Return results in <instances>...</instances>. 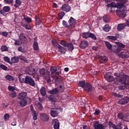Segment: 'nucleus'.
<instances>
[{"label":"nucleus","mask_w":129,"mask_h":129,"mask_svg":"<svg viewBox=\"0 0 129 129\" xmlns=\"http://www.w3.org/2000/svg\"><path fill=\"white\" fill-rule=\"evenodd\" d=\"M50 71L51 72V76L53 77L54 74L55 75H59V72H57V68L56 67H51L50 68Z\"/></svg>","instance_id":"aec40b11"},{"label":"nucleus","mask_w":129,"mask_h":129,"mask_svg":"<svg viewBox=\"0 0 129 129\" xmlns=\"http://www.w3.org/2000/svg\"><path fill=\"white\" fill-rule=\"evenodd\" d=\"M64 91V86L63 85H60L59 86V89L57 88H55L52 89V90H50L48 92V93L50 94H56V93H62Z\"/></svg>","instance_id":"20e7f679"},{"label":"nucleus","mask_w":129,"mask_h":129,"mask_svg":"<svg viewBox=\"0 0 129 129\" xmlns=\"http://www.w3.org/2000/svg\"><path fill=\"white\" fill-rule=\"evenodd\" d=\"M48 98V100H49L51 102H54V101H55V99H54V96L53 95L49 96Z\"/></svg>","instance_id":"3c124183"},{"label":"nucleus","mask_w":129,"mask_h":129,"mask_svg":"<svg viewBox=\"0 0 129 129\" xmlns=\"http://www.w3.org/2000/svg\"><path fill=\"white\" fill-rule=\"evenodd\" d=\"M22 4V2L20 0H16L15 1V4L14 5L15 8H19L20 6H21V4Z\"/></svg>","instance_id":"72a5a7b5"},{"label":"nucleus","mask_w":129,"mask_h":129,"mask_svg":"<svg viewBox=\"0 0 129 129\" xmlns=\"http://www.w3.org/2000/svg\"><path fill=\"white\" fill-rule=\"evenodd\" d=\"M8 89L10 90V91H14V90H16V88L12 86H9L8 87Z\"/></svg>","instance_id":"4d7b16f0"},{"label":"nucleus","mask_w":129,"mask_h":129,"mask_svg":"<svg viewBox=\"0 0 129 129\" xmlns=\"http://www.w3.org/2000/svg\"><path fill=\"white\" fill-rule=\"evenodd\" d=\"M24 26L26 30H31L32 29V27L29 24L25 25Z\"/></svg>","instance_id":"69168bd1"},{"label":"nucleus","mask_w":129,"mask_h":129,"mask_svg":"<svg viewBox=\"0 0 129 129\" xmlns=\"http://www.w3.org/2000/svg\"><path fill=\"white\" fill-rule=\"evenodd\" d=\"M62 25L63 27L66 28H69L68 24H67V22L65 21V20L62 21Z\"/></svg>","instance_id":"6e6d98bb"},{"label":"nucleus","mask_w":129,"mask_h":129,"mask_svg":"<svg viewBox=\"0 0 129 129\" xmlns=\"http://www.w3.org/2000/svg\"><path fill=\"white\" fill-rule=\"evenodd\" d=\"M49 74L50 73H49L48 77L45 78V79L47 80L48 83H50V82H51V79H50Z\"/></svg>","instance_id":"338daca9"},{"label":"nucleus","mask_w":129,"mask_h":129,"mask_svg":"<svg viewBox=\"0 0 129 129\" xmlns=\"http://www.w3.org/2000/svg\"><path fill=\"white\" fill-rule=\"evenodd\" d=\"M84 90H86V91H87L89 93H91L92 90H93V88H92L91 84L88 83L84 88Z\"/></svg>","instance_id":"f8f14e48"},{"label":"nucleus","mask_w":129,"mask_h":129,"mask_svg":"<svg viewBox=\"0 0 129 129\" xmlns=\"http://www.w3.org/2000/svg\"><path fill=\"white\" fill-rule=\"evenodd\" d=\"M109 128V129H115V125L113 124L112 122L109 121L108 123Z\"/></svg>","instance_id":"37998d69"},{"label":"nucleus","mask_w":129,"mask_h":129,"mask_svg":"<svg viewBox=\"0 0 129 129\" xmlns=\"http://www.w3.org/2000/svg\"><path fill=\"white\" fill-rule=\"evenodd\" d=\"M19 62V57L14 56L11 58V62H12V65L13 64H15V63H18Z\"/></svg>","instance_id":"cd10ccee"},{"label":"nucleus","mask_w":129,"mask_h":129,"mask_svg":"<svg viewBox=\"0 0 129 129\" xmlns=\"http://www.w3.org/2000/svg\"><path fill=\"white\" fill-rule=\"evenodd\" d=\"M57 48L60 53L62 54H65V48L62 47V46L60 45H58Z\"/></svg>","instance_id":"7c9ffc66"},{"label":"nucleus","mask_w":129,"mask_h":129,"mask_svg":"<svg viewBox=\"0 0 129 129\" xmlns=\"http://www.w3.org/2000/svg\"><path fill=\"white\" fill-rule=\"evenodd\" d=\"M24 20H25V22L27 23V24H30V23L32 22V19L27 16L24 17Z\"/></svg>","instance_id":"4c0bfd02"},{"label":"nucleus","mask_w":129,"mask_h":129,"mask_svg":"<svg viewBox=\"0 0 129 129\" xmlns=\"http://www.w3.org/2000/svg\"><path fill=\"white\" fill-rule=\"evenodd\" d=\"M89 34L90 32H84L82 34V36L83 38H84L85 39H87V38H89Z\"/></svg>","instance_id":"58836bf2"},{"label":"nucleus","mask_w":129,"mask_h":129,"mask_svg":"<svg viewBox=\"0 0 129 129\" xmlns=\"http://www.w3.org/2000/svg\"><path fill=\"white\" fill-rule=\"evenodd\" d=\"M115 129H121V123H119L117 125H115Z\"/></svg>","instance_id":"052dcab7"},{"label":"nucleus","mask_w":129,"mask_h":129,"mask_svg":"<svg viewBox=\"0 0 129 129\" xmlns=\"http://www.w3.org/2000/svg\"><path fill=\"white\" fill-rule=\"evenodd\" d=\"M59 44L62 45V46H63V47H67V46H68V43H67L64 40H60L59 41Z\"/></svg>","instance_id":"c03bdc74"},{"label":"nucleus","mask_w":129,"mask_h":129,"mask_svg":"<svg viewBox=\"0 0 129 129\" xmlns=\"http://www.w3.org/2000/svg\"><path fill=\"white\" fill-rule=\"evenodd\" d=\"M118 47L114 50L115 53H119L121 50V48H124L125 45L120 42H116Z\"/></svg>","instance_id":"9b49d317"},{"label":"nucleus","mask_w":129,"mask_h":129,"mask_svg":"<svg viewBox=\"0 0 129 129\" xmlns=\"http://www.w3.org/2000/svg\"><path fill=\"white\" fill-rule=\"evenodd\" d=\"M58 16H59L60 19H62V18L65 16V13L61 12L58 14Z\"/></svg>","instance_id":"bf43d9fd"},{"label":"nucleus","mask_w":129,"mask_h":129,"mask_svg":"<svg viewBox=\"0 0 129 129\" xmlns=\"http://www.w3.org/2000/svg\"><path fill=\"white\" fill-rule=\"evenodd\" d=\"M88 46V41H83L80 44V47L81 49H84L87 48Z\"/></svg>","instance_id":"412c9836"},{"label":"nucleus","mask_w":129,"mask_h":129,"mask_svg":"<svg viewBox=\"0 0 129 129\" xmlns=\"http://www.w3.org/2000/svg\"><path fill=\"white\" fill-rule=\"evenodd\" d=\"M33 48L35 51H38L39 49V46L38 45V42L34 41L33 43Z\"/></svg>","instance_id":"a19ab883"},{"label":"nucleus","mask_w":129,"mask_h":129,"mask_svg":"<svg viewBox=\"0 0 129 129\" xmlns=\"http://www.w3.org/2000/svg\"><path fill=\"white\" fill-rule=\"evenodd\" d=\"M107 126V122H105L103 124H99V122H98V121L94 122V127L95 129H104Z\"/></svg>","instance_id":"7ed1b4c3"},{"label":"nucleus","mask_w":129,"mask_h":129,"mask_svg":"<svg viewBox=\"0 0 129 129\" xmlns=\"http://www.w3.org/2000/svg\"><path fill=\"white\" fill-rule=\"evenodd\" d=\"M19 37V40L21 41L22 42L26 41V36L24 35V34H23V33H21Z\"/></svg>","instance_id":"c85d7f7f"},{"label":"nucleus","mask_w":129,"mask_h":129,"mask_svg":"<svg viewBox=\"0 0 129 129\" xmlns=\"http://www.w3.org/2000/svg\"><path fill=\"white\" fill-rule=\"evenodd\" d=\"M9 118H10V114H6L4 115V119H5V120H8Z\"/></svg>","instance_id":"680f3d73"},{"label":"nucleus","mask_w":129,"mask_h":129,"mask_svg":"<svg viewBox=\"0 0 129 129\" xmlns=\"http://www.w3.org/2000/svg\"><path fill=\"white\" fill-rule=\"evenodd\" d=\"M51 43H52L53 46H57V41H56L55 40L53 39V40H52V41H51Z\"/></svg>","instance_id":"774afa93"},{"label":"nucleus","mask_w":129,"mask_h":129,"mask_svg":"<svg viewBox=\"0 0 129 129\" xmlns=\"http://www.w3.org/2000/svg\"><path fill=\"white\" fill-rule=\"evenodd\" d=\"M40 118L41 120H43V121H45V122L49 121V116L45 113L40 114Z\"/></svg>","instance_id":"ddd939ff"},{"label":"nucleus","mask_w":129,"mask_h":129,"mask_svg":"<svg viewBox=\"0 0 129 129\" xmlns=\"http://www.w3.org/2000/svg\"><path fill=\"white\" fill-rule=\"evenodd\" d=\"M120 57L122 58H128L129 57V52L127 50H124L121 51L120 53Z\"/></svg>","instance_id":"4468645a"},{"label":"nucleus","mask_w":129,"mask_h":129,"mask_svg":"<svg viewBox=\"0 0 129 129\" xmlns=\"http://www.w3.org/2000/svg\"><path fill=\"white\" fill-rule=\"evenodd\" d=\"M100 113V111L99 109H96L95 112L94 113V115H98Z\"/></svg>","instance_id":"0e129e2a"},{"label":"nucleus","mask_w":129,"mask_h":129,"mask_svg":"<svg viewBox=\"0 0 129 129\" xmlns=\"http://www.w3.org/2000/svg\"><path fill=\"white\" fill-rule=\"evenodd\" d=\"M27 96V93L26 92H23L20 93L18 95V99L23 100V99H26V97Z\"/></svg>","instance_id":"4be33fe9"},{"label":"nucleus","mask_w":129,"mask_h":129,"mask_svg":"<svg viewBox=\"0 0 129 129\" xmlns=\"http://www.w3.org/2000/svg\"><path fill=\"white\" fill-rule=\"evenodd\" d=\"M61 11L68 13L71 11V7L67 4H63L61 7Z\"/></svg>","instance_id":"2eb2a0df"},{"label":"nucleus","mask_w":129,"mask_h":129,"mask_svg":"<svg viewBox=\"0 0 129 129\" xmlns=\"http://www.w3.org/2000/svg\"><path fill=\"white\" fill-rule=\"evenodd\" d=\"M1 50L2 52H6L9 50V47L7 45H2L1 47Z\"/></svg>","instance_id":"ea45409f"},{"label":"nucleus","mask_w":129,"mask_h":129,"mask_svg":"<svg viewBox=\"0 0 129 129\" xmlns=\"http://www.w3.org/2000/svg\"><path fill=\"white\" fill-rule=\"evenodd\" d=\"M105 44L106 45V47H107L108 50H111V49H112V45H111L110 43L108 41H106L105 42Z\"/></svg>","instance_id":"473e14b6"},{"label":"nucleus","mask_w":129,"mask_h":129,"mask_svg":"<svg viewBox=\"0 0 129 129\" xmlns=\"http://www.w3.org/2000/svg\"><path fill=\"white\" fill-rule=\"evenodd\" d=\"M11 8L9 6H5L3 8V10H0V14L3 16H5L6 14L5 13H9Z\"/></svg>","instance_id":"dca6fc26"},{"label":"nucleus","mask_w":129,"mask_h":129,"mask_svg":"<svg viewBox=\"0 0 129 129\" xmlns=\"http://www.w3.org/2000/svg\"><path fill=\"white\" fill-rule=\"evenodd\" d=\"M103 20L105 23H108L110 21V18L107 15H104L103 17Z\"/></svg>","instance_id":"e433bc0d"},{"label":"nucleus","mask_w":129,"mask_h":129,"mask_svg":"<svg viewBox=\"0 0 129 129\" xmlns=\"http://www.w3.org/2000/svg\"><path fill=\"white\" fill-rule=\"evenodd\" d=\"M5 78L6 80H8V81H14L15 80V78H14V77L10 75H7L5 77Z\"/></svg>","instance_id":"c756f323"},{"label":"nucleus","mask_w":129,"mask_h":129,"mask_svg":"<svg viewBox=\"0 0 129 129\" xmlns=\"http://www.w3.org/2000/svg\"><path fill=\"white\" fill-rule=\"evenodd\" d=\"M117 8L119 9L116 11V14L119 18H125V16H126V13H125V11L123 10L122 8Z\"/></svg>","instance_id":"39448f33"},{"label":"nucleus","mask_w":129,"mask_h":129,"mask_svg":"<svg viewBox=\"0 0 129 129\" xmlns=\"http://www.w3.org/2000/svg\"><path fill=\"white\" fill-rule=\"evenodd\" d=\"M119 103L120 104H126L127 102H129V98L128 97H125L119 100Z\"/></svg>","instance_id":"a211bd4d"},{"label":"nucleus","mask_w":129,"mask_h":129,"mask_svg":"<svg viewBox=\"0 0 129 129\" xmlns=\"http://www.w3.org/2000/svg\"><path fill=\"white\" fill-rule=\"evenodd\" d=\"M25 83L29 84V85H31V86H35L36 85L35 81H34L32 77L28 76H26V81Z\"/></svg>","instance_id":"423d86ee"},{"label":"nucleus","mask_w":129,"mask_h":129,"mask_svg":"<svg viewBox=\"0 0 129 129\" xmlns=\"http://www.w3.org/2000/svg\"><path fill=\"white\" fill-rule=\"evenodd\" d=\"M23 41H21L20 40L17 39L15 40L14 44L15 45H17L18 46H19V45H21Z\"/></svg>","instance_id":"09e8293b"},{"label":"nucleus","mask_w":129,"mask_h":129,"mask_svg":"<svg viewBox=\"0 0 129 129\" xmlns=\"http://www.w3.org/2000/svg\"><path fill=\"white\" fill-rule=\"evenodd\" d=\"M0 68L3 69V70H7L8 69V68L7 67V66L4 64H0Z\"/></svg>","instance_id":"e2e57ef3"},{"label":"nucleus","mask_w":129,"mask_h":129,"mask_svg":"<svg viewBox=\"0 0 129 129\" xmlns=\"http://www.w3.org/2000/svg\"><path fill=\"white\" fill-rule=\"evenodd\" d=\"M4 61H5V62H7V63H9L11 65H12V62L11 61V59H10V58H9V57L5 56V57H4Z\"/></svg>","instance_id":"49530a36"},{"label":"nucleus","mask_w":129,"mask_h":129,"mask_svg":"<svg viewBox=\"0 0 129 129\" xmlns=\"http://www.w3.org/2000/svg\"><path fill=\"white\" fill-rule=\"evenodd\" d=\"M112 95L115 97H118L119 98H122V97H123V96L117 94L116 93H113Z\"/></svg>","instance_id":"603ef678"},{"label":"nucleus","mask_w":129,"mask_h":129,"mask_svg":"<svg viewBox=\"0 0 129 129\" xmlns=\"http://www.w3.org/2000/svg\"><path fill=\"white\" fill-rule=\"evenodd\" d=\"M102 29L105 32H109V31H110V29H111V27H110L108 24H106L103 26Z\"/></svg>","instance_id":"bb28decb"},{"label":"nucleus","mask_w":129,"mask_h":129,"mask_svg":"<svg viewBox=\"0 0 129 129\" xmlns=\"http://www.w3.org/2000/svg\"><path fill=\"white\" fill-rule=\"evenodd\" d=\"M10 96L12 98H15L17 96V93L16 92H13L10 94Z\"/></svg>","instance_id":"5fc2aeb1"},{"label":"nucleus","mask_w":129,"mask_h":129,"mask_svg":"<svg viewBox=\"0 0 129 129\" xmlns=\"http://www.w3.org/2000/svg\"><path fill=\"white\" fill-rule=\"evenodd\" d=\"M99 61L100 62V63H105V62H106V61H107V57H106V56H100L99 57Z\"/></svg>","instance_id":"b1692460"},{"label":"nucleus","mask_w":129,"mask_h":129,"mask_svg":"<svg viewBox=\"0 0 129 129\" xmlns=\"http://www.w3.org/2000/svg\"><path fill=\"white\" fill-rule=\"evenodd\" d=\"M104 78L108 81V82H111L114 80V78L109 73H107L104 75Z\"/></svg>","instance_id":"9d476101"},{"label":"nucleus","mask_w":129,"mask_h":129,"mask_svg":"<svg viewBox=\"0 0 129 129\" xmlns=\"http://www.w3.org/2000/svg\"><path fill=\"white\" fill-rule=\"evenodd\" d=\"M127 3V0H105V3L107 4V7L108 9H110V13H113L112 8H117V9H121L124 4Z\"/></svg>","instance_id":"f257e3e1"},{"label":"nucleus","mask_w":129,"mask_h":129,"mask_svg":"<svg viewBox=\"0 0 129 129\" xmlns=\"http://www.w3.org/2000/svg\"><path fill=\"white\" fill-rule=\"evenodd\" d=\"M108 39H109V40H112V41H116V37L113 36H107Z\"/></svg>","instance_id":"8fccbe9b"},{"label":"nucleus","mask_w":129,"mask_h":129,"mask_svg":"<svg viewBox=\"0 0 129 129\" xmlns=\"http://www.w3.org/2000/svg\"><path fill=\"white\" fill-rule=\"evenodd\" d=\"M35 24L36 25H41V23H42V20H41L40 19H39V17H35Z\"/></svg>","instance_id":"79ce46f5"},{"label":"nucleus","mask_w":129,"mask_h":129,"mask_svg":"<svg viewBox=\"0 0 129 129\" xmlns=\"http://www.w3.org/2000/svg\"><path fill=\"white\" fill-rule=\"evenodd\" d=\"M87 83H88L85 82V81H80L79 82V86L82 87V88H83V89H84Z\"/></svg>","instance_id":"393cba45"},{"label":"nucleus","mask_w":129,"mask_h":129,"mask_svg":"<svg viewBox=\"0 0 129 129\" xmlns=\"http://www.w3.org/2000/svg\"><path fill=\"white\" fill-rule=\"evenodd\" d=\"M35 104L39 110H42L43 109V105H42V104L40 102H36Z\"/></svg>","instance_id":"2f4dec72"},{"label":"nucleus","mask_w":129,"mask_h":129,"mask_svg":"<svg viewBox=\"0 0 129 129\" xmlns=\"http://www.w3.org/2000/svg\"><path fill=\"white\" fill-rule=\"evenodd\" d=\"M68 22L69 25L71 26L72 28H74V27H75V25H76V20H75V19L71 17Z\"/></svg>","instance_id":"6ab92c4d"},{"label":"nucleus","mask_w":129,"mask_h":129,"mask_svg":"<svg viewBox=\"0 0 129 129\" xmlns=\"http://www.w3.org/2000/svg\"><path fill=\"white\" fill-rule=\"evenodd\" d=\"M19 81H20V82L23 83H26V77H25V78H22V77H21V76H19Z\"/></svg>","instance_id":"de8ad7c7"},{"label":"nucleus","mask_w":129,"mask_h":129,"mask_svg":"<svg viewBox=\"0 0 129 129\" xmlns=\"http://www.w3.org/2000/svg\"><path fill=\"white\" fill-rule=\"evenodd\" d=\"M69 51H73V49H74V46L72 43H68V46Z\"/></svg>","instance_id":"c9c22d12"},{"label":"nucleus","mask_w":129,"mask_h":129,"mask_svg":"<svg viewBox=\"0 0 129 129\" xmlns=\"http://www.w3.org/2000/svg\"><path fill=\"white\" fill-rule=\"evenodd\" d=\"M27 102L25 99H23V100H20V105H21V106H22V107H24V106H26V105H27Z\"/></svg>","instance_id":"a878e982"},{"label":"nucleus","mask_w":129,"mask_h":129,"mask_svg":"<svg viewBox=\"0 0 129 129\" xmlns=\"http://www.w3.org/2000/svg\"><path fill=\"white\" fill-rule=\"evenodd\" d=\"M40 91L42 96H45V95H46V88H45V87H42L40 89Z\"/></svg>","instance_id":"f704fd0d"},{"label":"nucleus","mask_w":129,"mask_h":129,"mask_svg":"<svg viewBox=\"0 0 129 129\" xmlns=\"http://www.w3.org/2000/svg\"><path fill=\"white\" fill-rule=\"evenodd\" d=\"M126 26V25L125 24V23L119 24L117 26V29L118 31H122V30H123V29L125 28Z\"/></svg>","instance_id":"5701e85b"},{"label":"nucleus","mask_w":129,"mask_h":129,"mask_svg":"<svg viewBox=\"0 0 129 129\" xmlns=\"http://www.w3.org/2000/svg\"><path fill=\"white\" fill-rule=\"evenodd\" d=\"M118 118L119 119H122L123 120H125L126 121H129V115H126V116H124L123 115V113H119L117 115Z\"/></svg>","instance_id":"1a4fd4ad"},{"label":"nucleus","mask_w":129,"mask_h":129,"mask_svg":"<svg viewBox=\"0 0 129 129\" xmlns=\"http://www.w3.org/2000/svg\"><path fill=\"white\" fill-rule=\"evenodd\" d=\"M114 75L117 77V79H118L119 82L122 83V84H124V85H126V79L129 78L128 76L125 75H121L120 74H117L116 73H115Z\"/></svg>","instance_id":"f03ea898"},{"label":"nucleus","mask_w":129,"mask_h":129,"mask_svg":"<svg viewBox=\"0 0 129 129\" xmlns=\"http://www.w3.org/2000/svg\"><path fill=\"white\" fill-rule=\"evenodd\" d=\"M89 38H91L93 40H96L97 39L95 35L91 32H90Z\"/></svg>","instance_id":"a18cd8bd"},{"label":"nucleus","mask_w":129,"mask_h":129,"mask_svg":"<svg viewBox=\"0 0 129 129\" xmlns=\"http://www.w3.org/2000/svg\"><path fill=\"white\" fill-rule=\"evenodd\" d=\"M1 35L2 36H4V37H8V35H9V32H7V31H3L1 33Z\"/></svg>","instance_id":"13d9d810"},{"label":"nucleus","mask_w":129,"mask_h":129,"mask_svg":"<svg viewBox=\"0 0 129 129\" xmlns=\"http://www.w3.org/2000/svg\"><path fill=\"white\" fill-rule=\"evenodd\" d=\"M39 73L40 75H45V73H46V70H45V69H41L39 71Z\"/></svg>","instance_id":"864d4df0"},{"label":"nucleus","mask_w":129,"mask_h":129,"mask_svg":"<svg viewBox=\"0 0 129 129\" xmlns=\"http://www.w3.org/2000/svg\"><path fill=\"white\" fill-rule=\"evenodd\" d=\"M59 109L57 108H51L50 109V115L52 117H57L59 113L58 112Z\"/></svg>","instance_id":"0eeeda50"},{"label":"nucleus","mask_w":129,"mask_h":129,"mask_svg":"<svg viewBox=\"0 0 129 129\" xmlns=\"http://www.w3.org/2000/svg\"><path fill=\"white\" fill-rule=\"evenodd\" d=\"M51 124L53 126L54 129H59L60 127V123L59 120L57 119H53L51 120Z\"/></svg>","instance_id":"6e6552de"},{"label":"nucleus","mask_w":129,"mask_h":129,"mask_svg":"<svg viewBox=\"0 0 129 129\" xmlns=\"http://www.w3.org/2000/svg\"><path fill=\"white\" fill-rule=\"evenodd\" d=\"M30 110L31 111V114L33 116V118L34 120H37V118H38L37 113H36V111L34 109V107H33V105L30 106Z\"/></svg>","instance_id":"f3484780"}]
</instances>
